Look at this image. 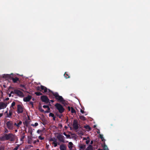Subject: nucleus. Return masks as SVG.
Segmentation results:
<instances>
[{"instance_id": "obj_1", "label": "nucleus", "mask_w": 150, "mask_h": 150, "mask_svg": "<svg viewBox=\"0 0 150 150\" xmlns=\"http://www.w3.org/2000/svg\"><path fill=\"white\" fill-rule=\"evenodd\" d=\"M49 93L48 94L50 98H55L58 101L60 102H63L64 100L62 96H60L58 93L54 92L50 89H48Z\"/></svg>"}, {"instance_id": "obj_2", "label": "nucleus", "mask_w": 150, "mask_h": 150, "mask_svg": "<svg viewBox=\"0 0 150 150\" xmlns=\"http://www.w3.org/2000/svg\"><path fill=\"white\" fill-rule=\"evenodd\" d=\"M13 136L12 133H9L8 134H5L4 136L0 137V141H4L6 140H8L11 138Z\"/></svg>"}, {"instance_id": "obj_3", "label": "nucleus", "mask_w": 150, "mask_h": 150, "mask_svg": "<svg viewBox=\"0 0 150 150\" xmlns=\"http://www.w3.org/2000/svg\"><path fill=\"white\" fill-rule=\"evenodd\" d=\"M54 106L59 113H62L64 111V109L60 104L57 103Z\"/></svg>"}, {"instance_id": "obj_4", "label": "nucleus", "mask_w": 150, "mask_h": 150, "mask_svg": "<svg viewBox=\"0 0 150 150\" xmlns=\"http://www.w3.org/2000/svg\"><path fill=\"white\" fill-rule=\"evenodd\" d=\"M36 89L38 91H42L43 93L47 92V89L46 87L42 85H41L40 86H37Z\"/></svg>"}, {"instance_id": "obj_5", "label": "nucleus", "mask_w": 150, "mask_h": 150, "mask_svg": "<svg viewBox=\"0 0 150 150\" xmlns=\"http://www.w3.org/2000/svg\"><path fill=\"white\" fill-rule=\"evenodd\" d=\"M7 128L10 130H12L13 129V122L11 121H9L7 122L6 123Z\"/></svg>"}, {"instance_id": "obj_6", "label": "nucleus", "mask_w": 150, "mask_h": 150, "mask_svg": "<svg viewBox=\"0 0 150 150\" xmlns=\"http://www.w3.org/2000/svg\"><path fill=\"white\" fill-rule=\"evenodd\" d=\"M6 77L10 79H12L14 83H17V81H19V79L17 77H15L13 78L11 77V75L9 74H6Z\"/></svg>"}, {"instance_id": "obj_7", "label": "nucleus", "mask_w": 150, "mask_h": 150, "mask_svg": "<svg viewBox=\"0 0 150 150\" xmlns=\"http://www.w3.org/2000/svg\"><path fill=\"white\" fill-rule=\"evenodd\" d=\"M40 99L42 102L47 103H50L49 99L46 96L43 95L41 96Z\"/></svg>"}, {"instance_id": "obj_8", "label": "nucleus", "mask_w": 150, "mask_h": 150, "mask_svg": "<svg viewBox=\"0 0 150 150\" xmlns=\"http://www.w3.org/2000/svg\"><path fill=\"white\" fill-rule=\"evenodd\" d=\"M14 93L15 94L17 95L18 96L20 97H23L24 96V95L23 93L18 90L16 89H14Z\"/></svg>"}, {"instance_id": "obj_9", "label": "nucleus", "mask_w": 150, "mask_h": 150, "mask_svg": "<svg viewBox=\"0 0 150 150\" xmlns=\"http://www.w3.org/2000/svg\"><path fill=\"white\" fill-rule=\"evenodd\" d=\"M57 138L60 142L63 143L65 142L64 137L61 134H59L57 136Z\"/></svg>"}, {"instance_id": "obj_10", "label": "nucleus", "mask_w": 150, "mask_h": 150, "mask_svg": "<svg viewBox=\"0 0 150 150\" xmlns=\"http://www.w3.org/2000/svg\"><path fill=\"white\" fill-rule=\"evenodd\" d=\"M73 126L74 129L75 130H77L79 128L78 122L76 120H74L73 122Z\"/></svg>"}, {"instance_id": "obj_11", "label": "nucleus", "mask_w": 150, "mask_h": 150, "mask_svg": "<svg viewBox=\"0 0 150 150\" xmlns=\"http://www.w3.org/2000/svg\"><path fill=\"white\" fill-rule=\"evenodd\" d=\"M8 103L2 102H0V110L6 108Z\"/></svg>"}, {"instance_id": "obj_12", "label": "nucleus", "mask_w": 150, "mask_h": 150, "mask_svg": "<svg viewBox=\"0 0 150 150\" xmlns=\"http://www.w3.org/2000/svg\"><path fill=\"white\" fill-rule=\"evenodd\" d=\"M23 111V108L22 106L20 105H18L17 106V113L18 114L22 113Z\"/></svg>"}, {"instance_id": "obj_13", "label": "nucleus", "mask_w": 150, "mask_h": 150, "mask_svg": "<svg viewBox=\"0 0 150 150\" xmlns=\"http://www.w3.org/2000/svg\"><path fill=\"white\" fill-rule=\"evenodd\" d=\"M32 97L31 96L28 95L27 97L24 98L23 99V100L25 102L29 101L32 99Z\"/></svg>"}, {"instance_id": "obj_14", "label": "nucleus", "mask_w": 150, "mask_h": 150, "mask_svg": "<svg viewBox=\"0 0 150 150\" xmlns=\"http://www.w3.org/2000/svg\"><path fill=\"white\" fill-rule=\"evenodd\" d=\"M12 114L13 113L12 111V110L11 109L9 110V113H8V114H7V115H6L5 117V118L8 117H11Z\"/></svg>"}, {"instance_id": "obj_15", "label": "nucleus", "mask_w": 150, "mask_h": 150, "mask_svg": "<svg viewBox=\"0 0 150 150\" xmlns=\"http://www.w3.org/2000/svg\"><path fill=\"white\" fill-rule=\"evenodd\" d=\"M44 108H47L48 109V111H45V113H48L50 112V109L49 106L48 105H44L43 106Z\"/></svg>"}, {"instance_id": "obj_16", "label": "nucleus", "mask_w": 150, "mask_h": 150, "mask_svg": "<svg viewBox=\"0 0 150 150\" xmlns=\"http://www.w3.org/2000/svg\"><path fill=\"white\" fill-rule=\"evenodd\" d=\"M59 149L60 150H66V147L64 145L61 144L59 146Z\"/></svg>"}, {"instance_id": "obj_17", "label": "nucleus", "mask_w": 150, "mask_h": 150, "mask_svg": "<svg viewBox=\"0 0 150 150\" xmlns=\"http://www.w3.org/2000/svg\"><path fill=\"white\" fill-rule=\"evenodd\" d=\"M73 145V144L72 142H70L69 143L68 146L70 150H71L72 149Z\"/></svg>"}, {"instance_id": "obj_18", "label": "nucleus", "mask_w": 150, "mask_h": 150, "mask_svg": "<svg viewBox=\"0 0 150 150\" xmlns=\"http://www.w3.org/2000/svg\"><path fill=\"white\" fill-rule=\"evenodd\" d=\"M49 116L50 117H53V120H54L55 121V120L56 117L54 116V114L52 112H50L49 114Z\"/></svg>"}, {"instance_id": "obj_19", "label": "nucleus", "mask_w": 150, "mask_h": 150, "mask_svg": "<svg viewBox=\"0 0 150 150\" xmlns=\"http://www.w3.org/2000/svg\"><path fill=\"white\" fill-rule=\"evenodd\" d=\"M23 123L24 125L26 127H28V126L29 122L27 120H25L24 122H23Z\"/></svg>"}, {"instance_id": "obj_20", "label": "nucleus", "mask_w": 150, "mask_h": 150, "mask_svg": "<svg viewBox=\"0 0 150 150\" xmlns=\"http://www.w3.org/2000/svg\"><path fill=\"white\" fill-rule=\"evenodd\" d=\"M86 150H93L92 146L91 145H89L86 149Z\"/></svg>"}, {"instance_id": "obj_21", "label": "nucleus", "mask_w": 150, "mask_h": 150, "mask_svg": "<svg viewBox=\"0 0 150 150\" xmlns=\"http://www.w3.org/2000/svg\"><path fill=\"white\" fill-rule=\"evenodd\" d=\"M22 124V122L21 120L19 121V122L17 124V129H18L20 125Z\"/></svg>"}, {"instance_id": "obj_22", "label": "nucleus", "mask_w": 150, "mask_h": 150, "mask_svg": "<svg viewBox=\"0 0 150 150\" xmlns=\"http://www.w3.org/2000/svg\"><path fill=\"white\" fill-rule=\"evenodd\" d=\"M79 118L81 120L83 121H85L86 120V118L84 116L82 115H81L79 116Z\"/></svg>"}, {"instance_id": "obj_23", "label": "nucleus", "mask_w": 150, "mask_h": 150, "mask_svg": "<svg viewBox=\"0 0 150 150\" xmlns=\"http://www.w3.org/2000/svg\"><path fill=\"white\" fill-rule=\"evenodd\" d=\"M64 76L66 79L70 78V76L67 72H65L64 74Z\"/></svg>"}, {"instance_id": "obj_24", "label": "nucleus", "mask_w": 150, "mask_h": 150, "mask_svg": "<svg viewBox=\"0 0 150 150\" xmlns=\"http://www.w3.org/2000/svg\"><path fill=\"white\" fill-rule=\"evenodd\" d=\"M86 145L84 144H82L80 146V149L83 150L86 148Z\"/></svg>"}, {"instance_id": "obj_25", "label": "nucleus", "mask_w": 150, "mask_h": 150, "mask_svg": "<svg viewBox=\"0 0 150 150\" xmlns=\"http://www.w3.org/2000/svg\"><path fill=\"white\" fill-rule=\"evenodd\" d=\"M71 112L72 113L74 114H76V110L72 107H71Z\"/></svg>"}, {"instance_id": "obj_26", "label": "nucleus", "mask_w": 150, "mask_h": 150, "mask_svg": "<svg viewBox=\"0 0 150 150\" xmlns=\"http://www.w3.org/2000/svg\"><path fill=\"white\" fill-rule=\"evenodd\" d=\"M50 141H53V142H56L57 141L55 137L51 138L49 139Z\"/></svg>"}, {"instance_id": "obj_27", "label": "nucleus", "mask_w": 150, "mask_h": 150, "mask_svg": "<svg viewBox=\"0 0 150 150\" xmlns=\"http://www.w3.org/2000/svg\"><path fill=\"white\" fill-rule=\"evenodd\" d=\"M103 147V150H109V149L107 146L104 143V144Z\"/></svg>"}, {"instance_id": "obj_28", "label": "nucleus", "mask_w": 150, "mask_h": 150, "mask_svg": "<svg viewBox=\"0 0 150 150\" xmlns=\"http://www.w3.org/2000/svg\"><path fill=\"white\" fill-rule=\"evenodd\" d=\"M84 127L86 129H88L89 130H90L91 129V127L88 125L85 126Z\"/></svg>"}, {"instance_id": "obj_29", "label": "nucleus", "mask_w": 150, "mask_h": 150, "mask_svg": "<svg viewBox=\"0 0 150 150\" xmlns=\"http://www.w3.org/2000/svg\"><path fill=\"white\" fill-rule=\"evenodd\" d=\"M35 94L37 96H39L42 95V93L40 92H35Z\"/></svg>"}, {"instance_id": "obj_30", "label": "nucleus", "mask_w": 150, "mask_h": 150, "mask_svg": "<svg viewBox=\"0 0 150 150\" xmlns=\"http://www.w3.org/2000/svg\"><path fill=\"white\" fill-rule=\"evenodd\" d=\"M15 102L14 101H13L11 103V106L10 107V108L12 107L13 108V109H14V108L13 107L14 106H15Z\"/></svg>"}, {"instance_id": "obj_31", "label": "nucleus", "mask_w": 150, "mask_h": 150, "mask_svg": "<svg viewBox=\"0 0 150 150\" xmlns=\"http://www.w3.org/2000/svg\"><path fill=\"white\" fill-rule=\"evenodd\" d=\"M52 144H54V146L55 147H56L57 146V141H56V142H53Z\"/></svg>"}, {"instance_id": "obj_32", "label": "nucleus", "mask_w": 150, "mask_h": 150, "mask_svg": "<svg viewBox=\"0 0 150 150\" xmlns=\"http://www.w3.org/2000/svg\"><path fill=\"white\" fill-rule=\"evenodd\" d=\"M38 125V123L37 122H35L34 124H32L31 125L33 126L36 127Z\"/></svg>"}, {"instance_id": "obj_33", "label": "nucleus", "mask_w": 150, "mask_h": 150, "mask_svg": "<svg viewBox=\"0 0 150 150\" xmlns=\"http://www.w3.org/2000/svg\"><path fill=\"white\" fill-rule=\"evenodd\" d=\"M20 145L19 144L17 145V146L14 148V149L13 150H17L19 147Z\"/></svg>"}, {"instance_id": "obj_34", "label": "nucleus", "mask_w": 150, "mask_h": 150, "mask_svg": "<svg viewBox=\"0 0 150 150\" xmlns=\"http://www.w3.org/2000/svg\"><path fill=\"white\" fill-rule=\"evenodd\" d=\"M87 139H88L86 141V144H89V143L90 141V140H89V137H87Z\"/></svg>"}, {"instance_id": "obj_35", "label": "nucleus", "mask_w": 150, "mask_h": 150, "mask_svg": "<svg viewBox=\"0 0 150 150\" xmlns=\"http://www.w3.org/2000/svg\"><path fill=\"white\" fill-rule=\"evenodd\" d=\"M39 110L42 112H45V111L42 108V107L39 108Z\"/></svg>"}, {"instance_id": "obj_36", "label": "nucleus", "mask_w": 150, "mask_h": 150, "mask_svg": "<svg viewBox=\"0 0 150 150\" xmlns=\"http://www.w3.org/2000/svg\"><path fill=\"white\" fill-rule=\"evenodd\" d=\"M38 138L40 140H42L44 139V138L42 137L41 136H40L38 137Z\"/></svg>"}, {"instance_id": "obj_37", "label": "nucleus", "mask_w": 150, "mask_h": 150, "mask_svg": "<svg viewBox=\"0 0 150 150\" xmlns=\"http://www.w3.org/2000/svg\"><path fill=\"white\" fill-rule=\"evenodd\" d=\"M20 86L21 87L25 89H26V87H25V86L24 85L21 84L20 85Z\"/></svg>"}, {"instance_id": "obj_38", "label": "nucleus", "mask_w": 150, "mask_h": 150, "mask_svg": "<svg viewBox=\"0 0 150 150\" xmlns=\"http://www.w3.org/2000/svg\"><path fill=\"white\" fill-rule=\"evenodd\" d=\"M37 142H39V140L38 139H37L36 140H35L33 142V143L34 144H35Z\"/></svg>"}, {"instance_id": "obj_39", "label": "nucleus", "mask_w": 150, "mask_h": 150, "mask_svg": "<svg viewBox=\"0 0 150 150\" xmlns=\"http://www.w3.org/2000/svg\"><path fill=\"white\" fill-rule=\"evenodd\" d=\"M67 138H70V135L69 134H66V135L65 136Z\"/></svg>"}, {"instance_id": "obj_40", "label": "nucleus", "mask_w": 150, "mask_h": 150, "mask_svg": "<svg viewBox=\"0 0 150 150\" xmlns=\"http://www.w3.org/2000/svg\"><path fill=\"white\" fill-rule=\"evenodd\" d=\"M28 143L29 144H31L32 143V141L31 140H28Z\"/></svg>"}, {"instance_id": "obj_41", "label": "nucleus", "mask_w": 150, "mask_h": 150, "mask_svg": "<svg viewBox=\"0 0 150 150\" xmlns=\"http://www.w3.org/2000/svg\"><path fill=\"white\" fill-rule=\"evenodd\" d=\"M30 104L31 105H32V107H33V102L32 101H30Z\"/></svg>"}, {"instance_id": "obj_42", "label": "nucleus", "mask_w": 150, "mask_h": 150, "mask_svg": "<svg viewBox=\"0 0 150 150\" xmlns=\"http://www.w3.org/2000/svg\"><path fill=\"white\" fill-rule=\"evenodd\" d=\"M42 131L41 130L38 129L37 131V133H40L42 132Z\"/></svg>"}, {"instance_id": "obj_43", "label": "nucleus", "mask_w": 150, "mask_h": 150, "mask_svg": "<svg viewBox=\"0 0 150 150\" xmlns=\"http://www.w3.org/2000/svg\"><path fill=\"white\" fill-rule=\"evenodd\" d=\"M56 115H57V117H59V118H61V117L62 115H60L59 114H56Z\"/></svg>"}, {"instance_id": "obj_44", "label": "nucleus", "mask_w": 150, "mask_h": 150, "mask_svg": "<svg viewBox=\"0 0 150 150\" xmlns=\"http://www.w3.org/2000/svg\"><path fill=\"white\" fill-rule=\"evenodd\" d=\"M100 138L101 139H103V135L102 134L100 135Z\"/></svg>"}, {"instance_id": "obj_45", "label": "nucleus", "mask_w": 150, "mask_h": 150, "mask_svg": "<svg viewBox=\"0 0 150 150\" xmlns=\"http://www.w3.org/2000/svg\"><path fill=\"white\" fill-rule=\"evenodd\" d=\"M25 137V136L24 135L23 136H22L21 138V140H22L24 139Z\"/></svg>"}, {"instance_id": "obj_46", "label": "nucleus", "mask_w": 150, "mask_h": 150, "mask_svg": "<svg viewBox=\"0 0 150 150\" xmlns=\"http://www.w3.org/2000/svg\"><path fill=\"white\" fill-rule=\"evenodd\" d=\"M68 109L69 111H70L71 110V108L69 106H68Z\"/></svg>"}, {"instance_id": "obj_47", "label": "nucleus", "mask_w": 150, "mask_h": 150, "mask_svg": "<svg viewBox=\"0 0 150 150\" xmlns=\"http://www.w3.org/2000/svg\"><path fill=\"white\" fill-rule=\"evenodd\" d=\"M80 112H81L83 114L84 113V112L83 110H82V109L81 110Z\"/></svg>"}, {"instance_id": "obj_48", "label": "nucleus", "mask_w": 150, "mask_h": 150, "mask_svg": "<svg viewBox=\"0 0 150 150\" xmlns=\"http://www.w3.org/2000/svg\"><path fill=\"white\" fill-rule=\"evenodd\" d=\"M8 130L7 129H6V130L5 131V132L6 133H8Z\"/></svg>"}, {"instance_id": "obj_49", "label": "nucleus", "mask_w": 150, "mask_h": 150, "mask_svg": "<svg viewBox=\"0 0 150 150\" xmlns=\"http://www.w3.org/2000/svg\"><path fill=\"white\" fill-rule=\"evenodd\" d=\"M14 125V126H16V127H17V123L16 122H15L14 124H13V126Z\"/></svg>"}, {"instance_id": "obj_50", "label": "nucleus", "mask_w": 150, "mask_h": 150, "mask_svg": "<svg viewBox=\"0 0 150 150\" xmlns=\"http://www.w3.org/2000/svg\"><path fill=\"white\" fill-rule=\"evenodd\" d=\"M5 114H6V115H7V114H8V111L7 110H6L5 112Z\"/></svg>"}, {"instance_id": "obj_51", "label": "nucleus", "mask_w": 150, "mask_h": 150, "mask_svg": "<svg viewBox=\"0 0 150 150\" xmlns=\"http://www.w3.org/2000/svg\"><path fill=\"white\" fill-rule=\"evenodd\" d=\"M9 98H7L5 99V100H9Z\"/></svg>"}, {"instance_id": "obj_52", "label": "nucleus", "mask_w": 150, "mask_h": 150, "mask_svg": "<svg viewBox=\"0 0 150 150\" xmlns=\"http://www.w3.org/2000/svg\"><path fill=\"white\" fill-rule=\"evenodd\" d=\"M93 141H91V143H90L91 144H93Z\"/></svg>"}, {"instance_id": "obj_53", "label": "nucleus", "mask_w": 150, "mask_h": 150, "mask_svg": "<svg viewBox=\"0 0 150 150\" xmlns=\"http://www.w3.org/2000/svg\"><path fill=\"white\" fill-rule=\"evenodd\" d=\"M4 148H1V147H0V150H3Z\"/></svg>"}, {"instance_id": "obj_54", "label": "nucleus", "mask_w": 150, "mask_h": 150, "mask_svg": "<svg viewBox=\"0 0 150 150\" xmlns=\"http://www.w3.org/2000/svg\"><path fill=\"white\" fill-rule=\"evenodd\" d=\"M32 100L33 101H35V99L34 98H32Z\"/></svg>"}, {"instance_id": "obj_55", "label": "nucleus", "mask_w": 150, "mask_h": 150, "mask_svg": "<svg viewBox=\"0 0 150 150\" xmlns=\"http://www.w3.org/2000/svg\"><path fill=\"white\" fill-rule=\"evenodd\" d=\"M50 101L52 103H53L54 102V100H50Z\"/></svg>"}, {"instance_id": "obj_56", "label": "nucleus", "mask_w": 150, "mask_h": 150, "mask_svg": "<svg viewBox=\"0 0 150 150\" xmlns=\"http://www.w3.org/2000/svg\"><path fill=\"white\" fill-rule=\"evenodd\" d=\"M11 93H14V91H12L11 92Z\"/></svg>"}, {"instance_id": "obj_57", "label": "nucleus", "mask_w": 150, "mask_h": 150, "mask_svg": "<svg viewBox=\"0 0 150 150\" xmlns=\"http://www.w3.org/2000/svg\"><path fill=\"white\" fill-rule=\"evenodd\" d=\"M8 96L9 97H10L11 96V93L8 94Z\"/></svg>"}, {"instance_id": "obj_58", "label": "nucleus", "mask_w": 150, "mask_h": 150, "mask_svg": "<svg viewBox=\"0 0 150 150\" xmlns=\"http://www.w3.org/2000/svg\"><path fill=\"white\" fill-rule=\"evenodd\" d=\"M66 133L65 132H64L63 133V134L65 136H66Z\"/></svg>"}, {"instance_id": "obj_59", "label": "nucleus", "mask_w": 150, "mask_h": 150, "mask_svg": "<svg viewBox=\"0 0 150 150\" xmlns=\"http://www.w3.org/2000/svg\"><path fill=\"white\" fill-rule=\"evenodd\" d=\"M9 88H11L12 89H13V88L11 86H10L9 87Z\"/></svg>"}, {"instance_id": "obj_60", "label": "nucleus", "mask_w": 150, "mask_h": 150, "mask_svg": "<svg viewBox=\"0 0 150 150\" xmlns=\"http://www.w3.org/2000/svg\"><path fill=\"white\" fill-rule=\"evenodd\" d=\"M32 131H30V134H32Z\"/></svg>"}, {"instance_id": "obj_61", "label": "nucleus", "mask_w": 150, "mask_h": 150, "mask_svg": "<svg viewBox=\"0 0 150 150\" xmlns=\"http://www.w3.org/2000/svg\"><path fill=\"white\" fill-rule=\"evenodd\" d=\"M83 139V140H87V139H86V138H84Z\"/></svg>"}, {"instance_id": "obj_62", "label": "nucleus", "mask_w": 150, "mask_h": 150, "mask_svg": "<svg viewBox=\"0 0 150 150\" xmlns=\"http://www.w3.org/2000/svg\"><path fill=\"white\" fill-rule=\"evenodd\" d=\"M102 139V141H103L105 140V139H104V138H103V139Z\"/></svg>"}, {"instance_id": "obj_63", "label": "nucleus", "mask_w": 150, "mask_h": 150, "mask_svg": "<svg viewBox=\"0 0 150 150\" xmlns=\"http://www.w3.org/2000/svg\"><path fill=\"white\" fill-rule=\"evenodd\" d=\"M15 131L16 132H17V130L16 129V130H15Z\"/></svg>"}, {"instance_id": "obj_64", "label": "nucleus", "mask_w": 150, "mask_h": 150, "mask_svg": "<svg viewBox=\"0 0 150 150\" xmlns=\"http://www.w3.org/2000/svg\"><path fill=\"white\" fill-rule=\"evenodd\" d=\"M98 150H102V149H99Z\"/></svg>"}]
</instances>
